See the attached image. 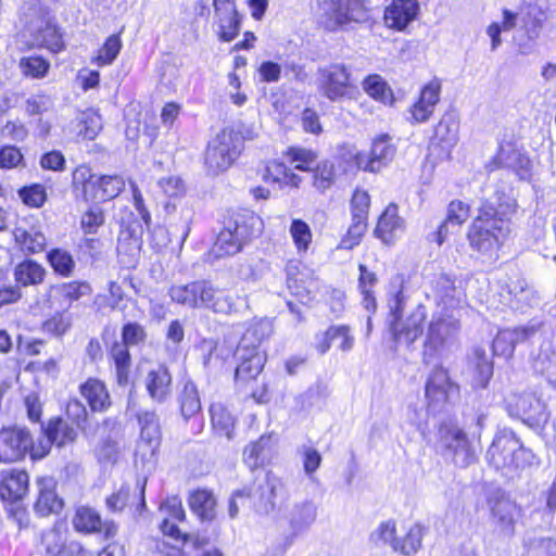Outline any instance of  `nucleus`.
Returning <instances> with one entry per match:
<instances>
[{
    "instance_id": "nucleus-1",
    "label": "nucleus",
    "mask_w": 556,
    "mask_h": 556,
    "mask_svg": "<svg viewBox=\"0 0 556 556\" xmlns=\"http://www.w3.org/2000/svg\"><path fill=\"white\" fill-rule=\"evenodd\" d=\"M516 200L504 191L486 199L480 214L470 226V247L482 254H492L510 231L509 218L516 212Z\"/></svg>"
},
{
    "instance_id": "nucleus-2",
    "label": "nucleus",
    "mask_w": 556,
    "mask_h": 556,
    "mask_svg": "<svg viewBox=\"0 0 556 556\" xmlns=\"http://www.w3.org/2000/svg\"><path fill=\"white\" fill-rule=\"evenodd\" d=\"M485 458L504 476H513L531 466L535 460V455L522 445L514 431L505 428L495 434Z\"/></svg>"
},
{
    "instance_id": "nucleus-3",
    "label": "nucleus",
    "mask_w": 556,
    "mask_h": 556,
    "mask_svg": "<svg viewBox=\"0 0 556 556\" xmlns=\"http://www.w3.org/2000/svg\"><path fill=\"white\" fill-rule=\"evenodd\" d=\"M261 232V220L252 213L238 215L218 233L210 256L218 260L237 254L252 237Z\"/></svg>"
},
{
    "instance_id": "nucleus-4",
    "label": "nucleus",
    "mask_w": 556,
    "mask_h": 556,
    "mask_svg": "<svg viewBox=\"0 0 556 556\" xmlns=\"http://www.w3.org/2000/svg\"><path fill=\"white\" fill-rule=\"evenodd\" d=\"M460 323L453 314H434L428 325L424 342V362L427 364L445 357L456 342Z\"/></svg>"
},
{
    "instance_id": "nucleus-5",
    "label": "nucleus",
    "mask_w": 556,
    "mask_h": 556,
    "mask_svg": "<svg viewBox=\"0 0 556 556\" xmlns=\"http://www.w3.org/2000/svg\"><path fill=\"white\" fill-rule=\"evenodd\" d=\"M404 295L400 290L389 300V308L392 316L390 330L393 340L397 344L410 346L424 333L427 309L424 305H417L409 315L402 319Z\"/></svg>"
},
{
    "instance_id": "nucleus-6",
    "label": "nucleus",
    "mask_w": 556,
    "mask_h": 556,
    "mask_svg": "<svg viewBox=\"0 0 556 556\" xmlns=\"http://www.w3.org/2000/svg\"><path fill=\"white\" fill-rule=\"evenodd\" d=\"M277 479L269 473L258 478L252 485L232 492L228 501V516L230 519L237 518L240 506L251 505L254 509L262 513H269L274 509L275 490Z\"/></svg>"
},
{
    "instance_id": "nucleus-7",
    "label": "nucleus",
    "mask_w": 556,
    "mask_h": 556,
    "mask_svg": "<svg viewBox=\"0 0 556 556\" xmlns=\"http://www.w3.org/2000/svg\"><path fill=\"white\" fill-rule=\"evenodd\" d=\"M242 138L231 131L223 130L208 143L205 155V167L211 175H219L227 170L242 151Z\"/></svg>"
},
{
    "instance_id": "nucleus-8",
    "label": "nucleus",
    "mask_w": 556,
    "mask_h": 556,
    "mask_svg": "<svg viewBox=\"0 0 556 556\" xmlns=\"http://www.w3.org/2000/svg\"><path fill=\"white\" fill-rule=\"evenodd\" d=\"M509 416L520 419L531 428H542L549 414L545 403L535 393H510L505 400Z\"/></svg>"
},
{
    "instance_id": "nucleus-9",
    "label": "nucleus",
    "mask_w": 556,
    "mask_h": 556,
    "mask_svg": "<svg viewBox=\"0 0 556 556\" xmlns=\"http://www.w3.org/2000/svg\"><path fill=\"white\" fill-rule=\"evenodd\" d=\"M36 446L30 431L25 427H5L0 430V463L18 462L26 455L34 460L41 459L35 456Z\"/></svg>"
},
{
    "instance_id": "nucleus-10",
    "label": "nucleus",
    "mask_w": 556,
    "mask_h": 556,
    "mask_svg": "<svg viewBox=\"0 0 556 556\" xmlns=\"http://www.w3.org/2000/svg\"><path fill=\"white\" fill-rule=\"evenodd\" d=\"M367 18L364 0H325L323 3L320 24L328 30H336L351 22H365Z\"/></svg>"
},
{
    "instance_id": "nucleus-11",
    "label": "nucleus",
    "mask_w": 556,
    "mask_h": 556,
    "mask_svg": "<svg viewBox=\"0 0 556 556\" xmlns=\"http://www.w3.org/2000/svg\"><path fill=\"white\" fill-rule=\"evenodd\" d=\"M439 447L445 457L459 467L470 465L475 458L467 434L451 422L439 427Z\"/></svg>"
},
{
    "instance_id": "nucleus-12",
    "label": "nucleus",
    "mask_w": 556,
    "mask_h": 556,
    "mask_svg": "<svg viewBox=\"0 0 556 556\" xmlns=\"http://www.w3.org/2000/svg\"><path fill=\"white\" fill-rule=\"evenodd\" d=\"M318 90L330 101H339L351 98L354 86L351 81V73L346 65L333 63L318 70Z\"/></svg>"
},
{
    "instance_id": "nucleus-13",
    "label": "nucleus",
    "mask_w": 556,
    "mask_h": 556,
    "mask_svg": "<svg viewBox=\"0 0 556 556\" xmlns=\"http://www.w3.org/2000/svg\"><path fill=\"white\" fill-rule=\"evenodd\" d=\"M547 20L546 12L538 5L529 4L520 13L519 27L515 36L520 53L532 52Z\"/></svg>"
},
{
    "instance_id": "nucleus-14",
    "label": "nucleus",
    "mask_w": 556,
    "mask_h": 556,
    "mask_svg": "<svg viewBox=\"0 0 556 556\" xmlns=\"http://www.w3.org/2000/svg\"><path fill=\"white\" fill-rule=\"evenodd\" d=\"M457 394L458 386L451 380L447 370L442 366L434 367L429 374L425 387L428 408L439 412Z\"/></svg>"
},
{
    "instance_id": "nucleus-15",
    "label": "nucleus",
    "mask_w": 556,
    "mask_h": 556,
    "mask_svg": "<svg viewBox=\"0 0 556 556\" xmlns=\"http://www.w3.org/2000/svg\"><path fill=\"white\" fill-rule=\"evenodd\" d=\"M140 425V440L136 447V457L143 463L153 462L162 440L161 426L154 412H140L138 414Z\"/></svg>"
},
{
    "instance_id": "nucleus-16",
    "label": "nucleus",
    "mask_w": 556,
    "mask_h": 556,
    "mask_svg": "<svg viewBox=\"0 0 556 556\" xmlns=\"http://www.w3.org/2000/svg\"><path fill=\"white\" fill-rule=\"evenodd\" d=\"M160 511L163 515V521L160 528L164 535L181 545L190 541L195 547L207 545L208 541L205 538H200L199 535H181L179 528L175 523V521H181L185 518V510L180 500L177 497L167 498L161 504Z\"/></svg>"
},
{
    "instance_id": "nucleus-17",
    "label": "nucleus",
    "mask_w": 556,
    "mask_h": 556,
    "mask_svg": "<svg viewBox=\"0 0 556 556\" xmlns=\"http://www.w3.org/2000/svg\"><path fill=\"white\" fill-rule=\"evenodd\" d=\"M395 154L396 146L393 138L388 134H381L372 139L369 154L356 155V164L365 172L378 173L393 161Z\"/></svg>"
},
{
    "instance_id": "nucleus-18",
    "label": "nucleus",
    "mask_w": 556,
    "mask_h": 556,
    "mask_svg": "<svg viewBox=\"0 0 556 556\" xmlns=\"http://www.w3.org/2000/svg\"><path fill=\"white\" fill-rule=\"evenodd\" d=\"M13 237L16 245L26 254L40 253L47 245L42 226L34 215L17 220L13 229Z\"/></svg>"
},
{
    "instance_id": "nucleus-19",
    "label": "nucleus",
    "mask_w": 556,
    "mask_h": 556,
    "mask_svg": "<svg viewBox=\"0 0 556 556\" xmlns=\"http://www.w3.org/2000/svg\"><path fill=\"white\" fill-rule=\"evenodd\" d=\"M43 433L45 438L37 442L36 457L43 458L53 444L61 447L74 442L77 437V429L62 418H55L49 421L43 429Z\"/></svg>"
},
{
    "instance_id": "nucleus-20",
    "label": "nucleus",
    "mask_w": 556,
    "mask_h": 556,
    "mask_svg": "<svg viewBox=\"0 0 556 556\" xmlns=\"http://www.w3.org/2000/svg\"><path fill=\"white\" fill-rule=\"evenodd\" d=\"M418 13L417 0H392L384 9L383 21L388 28L404 31L417 18Z\"/></svg>"
},
{
    "instance_id": "nucleus-21",
    "label": "nucleus",
    "mask_w": 556,
    "mask_h": 556,
    "mask_svg": "<svg viewBox=\"0 0 556 556\" xmlns=\"http://www.w3.org/2000/svg\"><path fill=\"white\" fill-rule=\"evenodd\" d=\"M147 479L138 481L135 488L122 485L116 492L106 497V508L112 513L122 511L125 507L137 505V511L141 514L146 507L144 490Z\"/></svg>"
},
{
    "instance_id": "nucleus-22",
    "label": "nucleus",
    "mask_w": 556,
    "mask_h": 556,
    "mask_svg": "<svg viewBox=\"0 0 556 556\" xmlns=\"http://www.w3.org/2000/svg\"><path fill=\"white\" fill-rule=\"evenodd\" d=\"M441 83L438 79L430 80L420 91L418 100L410 106V122L425 123L434 112L440 101Z\"/></svg>"
},
{
    "instance_id": "nucleus-23",
    "label": "nucleus",
    "mask_w": 556,
    "mask_h": 556,
    "mask_svg": "<svg viewBox=\"0 0 556 556\" xmlns=\"http://www.w3.org/2000/svg\"><path fill=\"white\" fill-rule=\"evenodd\" d=\"M236 357L240 361L235 372L237 383H248L254 380L263 370L266 362L265 353L260 350L237 348Z\"/></svg>"
},
{
    "instance_id": "nucleus-24",
    "label": "nucleus",
    "mask_w": 556,
    "mask_h": 556,
    "mask_svg": "<svg viewBox=\"0 0 556 556\" xmlns=\"http://www.w3.org/2000/svg\"><path fill=\"white\" fill-rule=\"evenodd\" d=\"M494 162L496 166L514 172L521 180H528L531 177L532 163L530 159L511 144L501 146Z\"/></svg>"
},
{
    "instance_id": "nucleus-25",
    "label": "nucleus",
    "mask_w": 556,
    "mask_h": 556,
    "mask_svg": "<svg viewBox=\"0 0 556 556\" xmlns=\"http://www.w3.org/2000/svg\"><path fill=\"white\" fill-rule=\"evenodd\" d=\"M199 307L208 308L215 313L229 314L233 309V302L212 281L203 279L199 280Z\"/></svg>"
},
{
    "instance_id": "nucleus-26",
    "label": "nucleus",
    "mask_w": 556,
    "mask_h": 556,
    "mask_svg": "<svg viewBox=\"0 0 556 556\" xmlns=\"http://www.w3.org/2000/svg\"><path fill=\"white\" fill-rule=\"evenodd\" d=\"M38 497L34 505L35 511L45 517L59 514L63 507V501L55 492V482L52 478H39L37 480Z\"/></svg>"
},
{
    "instance_id": "nucleus-27",
    "label": "nucleus",
    "mask_w": 556,
    "mask_h": 556,
    "mask_svg": "<svg viewBox=\"0 0 556 556\" xmlns=\"http://www.w3.org/2000/svg\"><path fill=\"white\" fill-rule=\"evenodd\" d=\"M501 296L507 306L516 311H523L535 302L534 291L521 278L510 279Z\"/></svg>"
},
{
    "instance_id": "nucleus-28",
    "label": "nucleus",
    "mask_w": 556,
    "mask_h": 556,
    "mask_svg": "<svg viewBox=\"0 0 556 556\" xmlns=\"http://www.w3.org/2000/svg\"><path fill=\"white\" fill-rule=\"evenodd\" d=\"M146 388L152 400L165 402L172 392V375L168 368L163 364L151 368L146 377Z\"/></svg>"
},
{
    "instance_id": "nucleus-29",
    "label": "nucleus",
    "mask_w": 556,
    "mask_h": 556,
    "mask_svg": "<svg viewBox=\"0 0 556 556\" xmlns=\"http://www.w3.org/2000/svg\"><path fill=\"white\" fill-rule=\"evenodd\" d=\"M28 475L23 470H7L1 475L0 497L7 502H16L23 498L28 490Z\"/></svg>"
},
{
    "instance_id": "nucleus-30",
    "label": "nucleus",
    "mask_w": 556,
    "mask_h": 556,
    "mask_svg": "<svg viewBox=\"0 0 556 556\" xmlns=\"http://www.w3.org/2000/svg\"><path fill=\"white\" fill-rule=\"evenodd\" d=\"M491 513L500 531L505 535H511L518 514L517 505L507 497H496L491 506Z\"/></svg>"
},
{
    "instance_id": "nucleus-31",
    "label": "nucleus",
    "mask_w": 556,
    "mask_h": 556,
    "mask_svg": "<svg viewBox=\"0 0 556 556\" xmlns=\"http://www.w3.org/2000/svg\"><path fill=\"white\" fill-rule=\"evenodd\" d=\"M188 504L191 511L201 520H213L216 517L217 500L212 491L197 489L189 494Z\"/></svg>"
},
{
    "instance_id": "nucleus-32",
    "label": "nucleus",
    "mask_w": 556,
    "mask_h": 556,
    "mask_svg": "<svg viewBox=\"0 0 556 556\" xmlns=\"http://www.w3.org/2000/svg\"><path fill=\"white\" fill-rule=\"evenodd\" d=\"M403 228V219L397 214V206L390 204L380 215L375 233L384 243H391Z\"/></svg>"
},
{
    "instance_id": "nucleus-33",
    "label": "nucleus",
    "mask_w": 556,
    "mask_h": 556,
    "mask_svg": "<svg viewBox=\"0 0 556 556\" xmlns=\"http://www.w3.org/2000/svg\"><path fill=\"white\" fill-rule=\"evenodd\" d=\"M109 358L113 364L117 383L122 387L127 386L131 369L129 348L125 343L114 342L111 345Z\"/></svg>"
},
{
    "instance_id": "nucleus-34",
    "label": "nucleus",
    "mask_w": 556,
    "mask_h": 556,
    "mask_svg": "<svg viewBox=\"0 0 556 556\" xmlns=\"http://www.w3.org/2000/svg\"><path fill=\"white\" fill-rule=\"evenodd\" d=\"M90 201H109L116 198L125 188V180L118 175H101L94 180Z\"/></svg>"
},
{
    "instance_id": "nucleus-35",
    "label": "nucleus",
    "mask_w": 556,
    "mask_h": 556,
    "mask_svg": "<svg viewBox=\"0 0 556 556\" xmlns=\"http://www.w3.org/2000/svg\"><path fill=\"white\" fill-rule=\"evenodd\" d=\"M177 403L185 420L194 417L201 412V400L197 386L186 380L177 393Z\"/></svg>"
},
{
    "instance_id": "nucleus-36",
    "label": "nucleus",
    "mask_w": 556,
    "mask_h": 556,
    "mask_svg": "<svg viewBox=\"0 0 556 556\" xmlns=\"http://www.w3.org/2000/svg\"><path fill=\"white\" fill-rule=\"evenodd\" d=\"M80 393L93 412H102L111 404L104 383L98 379H89L81 384Z\"/></svg>"
},
{
    "instance_id": "nucleus-37",
    "label": "nucleus",
    "mask_w": 556,
    "mask_h": 556,
    "mask_svg": "<svg viewBox=\"0 0 556 556\" xmlns=\"http://www.w3.org/2000/svg\"><path fill=\"white\" fill-rule=\"evenodd\" d=\"M271 332L273 325L268 319L254 320L245 329L238 346H241V350H260L262 342L268 339Z\"/></svg>"
},
{
    "instance_id": "nucleus-38",
    "label": "nucleus",
    "mask_w": 556,
    "mask_h": 556,
    "mask_svg": "<svg viewBox=\"0 0 556 556\" xmlns=\"http://www.w3.org/2000/svg\"><path fill=\"white\" fill-rule=\"evenodd\" d=\"M301 263L298 261H290L286 265L287 286L290 292L299 299L303 304L312 301L313 296L311 290L305 286L303 279L304 275L300 270Z\"/></svg>"
},
{
    "instance_id": "nucleus-39",
    "label": "nucleus",
    "mask_w": 556,
    "mask_h": 556,
    "mask_svg": "<svg viewBox=\"0 0 556 556\" xmlns=\"http://www.w3.org/2000/svg\"><path fill=\"white\" fill-rule=\"evenodd\" d=\"M469 217V206L459 200H454L450 203L447 210V216L444 222L441 223L438 229L437 241L442 244L444 238L450 231V227H458L464 224Z\"/></svg>"
},
{
    "instance_id": "nucleus-40",
    "label": "nucleus",
    "mask_w": 556,
    "mask_h": 556,
    "mask_svg": "<svg viewBox=\"0 0 556 556\" xmlns=\"http://www.w3.org/2000/svg\"><path fill=\"white\" fill-rule=\"evenodd\" d=\"M266 182L277 184L279 188H299L302 178L289 169L285 164L273 162L263 174Z\"/></svg>"
},
{
    "instance_id": "nucleus-41",
    "label": "nucleus",
    "mask_w": 556,
    "mask_h": 556,
    "mask_svg": "<svg viewBox=\"0 0 556 556\" xmlns=\"http://www.w3.org/2000/svg\"><path fill=\"white\" fill-rule=\"evenodd\" d=\"M46 273L43 266L36 261L25 260L15 266L14 279L23 287L37 286L43 282Z\"/></svg>"
},
{
    "instance_id": "nucleus-42",
    "label": "nucleus",
    "mask_w": 556,
    "mask_h": 556,
    "mask_svg": "<svg viewBox=\"0 0 556 556\" xmlns=\"http://www.w3.org/2000/svg\"><path fill=\"white\" fill-rule=\"evenodd\" d=\"M97 176L98 175L91 173L88 166H77L72 174V188L75 195L77 198L80 197L86 202L90 201Z\"/></svg>"
},
{
    "instance_id": "nucleus-43",
    "label": "nucleus",
    "mask_w": 556,
    "mask_h": 556,
    "mask_svg": "<svg viewBox=\"0 0 556 556\" xmlns=\"http://www.w3.org/2000/svg\"><path fill=\"white\" fill-rule=\"evenodd\" d=\"M331 342H338V348L342 352H349L354 346V337L351 334L350 327L345 325L331 326L325 332V342L318 346L321 354H325Z\"/></svg>"
},
{
    "instance_id": "nucleus-44",
    "label": "nucleus",
    "mask_w": 556,
    "mask_h": 556,
    "mask_svg": "<svg viewBox=\"0 0 556 556\" xmlns=\"http://www.w3.org/2000/svg\"><path fill=\"white\" fill-rule=\"evenodd\" d=\"M425 529L419 523L413 525L403 538H399L394 552L403 556H414L421 548Z\"/></svg>"
},
{
    "instance_id": "nucleus-45",
    "label": "nucleus",
    "mask_w": 556,
    "mask_h": 556,
    "mask_svg": "<svg viewBox=\"0 0 556 556\" xmlns=\"http://www.w3.org/2000/svg\"><path fill=\"white\" fill-rule=\"evenodd\" d=\"M35 45L45 47L51 52L58 53L64 49V41L60 29L50 22H46L34 35Z\"/></svg>"
},
{
    "instance_id": "nucleus-46",
    "label": "nucleus",
    "mask_w": 556,
    "mask_h": 556,
    "mask_svg": "<svg viewBox=\"0 0 556 556\" xmlns=\"http://www.w3.org/2000/svg\"><path fill=\"white\" fill-rule=\"evenodd\" d=\"M102 519L99 513L88 506H80L76 509L73 518V526L78 532L96 533L101 530Z\"/></svg>"
},
{
    "instance_id": "nucleus-47",
    "label": "nucleus",
    "mask_w": 556,
    "mask_h": 556,
    "mask_svg": "<svg viewBox=\"0 0 556 556\" xmlns=\"http://www.w3.org/2000/svg\"><path fill=\"white\" fill-rule=\"evenodd\" d=\"M316 515V505L309 500H304L293 505L289 519L294 529H302L311 526L315 521Z\"/></svg>"
},
{
    "instance_id": "nucleus-48",
    "label": "nucleus",
    "mask_w": 556,
    "mask_h": 556,
    "mask_svg": "<svg viewBox=\"0 0 556 556\" xmlns=\"http://www.w3.org/2000/svg\"><path fill=\"white\" fill-rule=\"evenodd\" d=\"M169 296L178 304L190 308H199V280L187 285L173 286Z\"/></svg>"
},
{
    "instance_id": "nucleus-49",
    "label": "nucleus",
    "mask_w": 556,
    "mask_h": 556,
    "mask_svg": "<svg viewBox=\"0 0 556 556\" xmlns=\"http://www.w3.org/2000/svg\"><path fill=\"white\" fill-rule=\"evenodd\" d=\"M362 85L364 91L375 100L384 104L393 102L392 91L381 76L377 74L369 75L363 80Z\"/></svg>"
},
{
    "instance_id": "nucleus-50",
    "label": "nucleus",
    "mask_w": 556,
    "mask_h": 556,
    "mask_svg": "<svg viewBox=\"0 0 556 556\" xmlns=\"http://www.w3.org/2000/svg\"><path fill=\"white\" fill-rule=\"evenodd\" d=\"M211 418L213 428L216 433L224 435L227 439L232 438L235 418L224 406L220 404L212 405Z\"/></svg>"
},
{
    "instance_id": "nucleus-51",
    "label": "nucleus",
    "mask_w": 556,
    "mask_h": 556,
    "mask_svg": "<svg viewBox=\"0 0 556 556\" xmlns=\"http://www.w3.org/2000/svg\"><path fill=\"white\" fill-rule=\"evenodd\" d=\"M289 232L298 253H306L313 240V233L308 224L302 219L295 218L291 222Z\"/></svg>"
},
{
    "instance_id": "nucleus-52",
    "label": "nucleus",
    "mask_w": 556,
    "mask_h": 556,
    "mask_svg": "<svg viewBox=\"0 0 556 556\" xmlns=\"http://www.w3.org/2000/svg\"><path fill=\"white\" fill-rule=\"evenodd\" d=\"M18 66L24 76L38 79L47 75L50 63L42 56L27 55L20 60Z\"/></svg>"
},
{
    "instance_id": "nucleus-53",
    "label": "nucleus",
    "mask_w": 556,
    "mask_h": 556,
    "mask_svg": "<svg viewBox=\"0 0 556 556\" xmlns=\"http://www.w3.org/2000/svg\"><path fill=\"white\" fill-rule=\"evenodd\" d=\"M458 124L452 115H445L441 118L434 129V137L445 147H453L458 139Z\"/></svg>"
},
{
    "instance_id": "nucleus-54",
    "label": "nucleus",
    "mask_w": 556,
    "mask_h": 556,
    "mask_svg": "<svg viewBox=\"0 0 556 556\" xmlns=\"http://www.w3.org/2000/svg\"><path fill=\"white\" fill-rule=\"evenodd\" d=\"M290 163L294 164V167L302 172L313 170L317 163V154L313 150L291 147L287 152Z\"/></svg>"
},
{
    "instance_id": "nucleus-55",
    "label": "nucleus",
    "mask_w": 556,
    "mask_h": 556,
    "mask_svg": "<svg viewBox=\"0 0 556 556\" xmlns=\"http://www.w3.org/2000/svg\"><path fill=\"white\" fill-rule=\"evenodd\" d=\"M47 258L53 270L61 276L68 277L75 268L73 256L65 250L52 249Z\"/></svg>"
},
{
    "instance_id": "nucleus-56",
    "label": "nucleus",
    "mask_w": 556,
    "mask_h": 556,
    "mask_svg": "<svg viewBox=\"0 0 556 556\" xmlns=\"http://www.w3.org/2000/svg\"><path fill=\"white\" fill-rule=\"evenodd\" d=\"M122 49V40L118 34L106 38L103 46L99 49L94 61L99 66L110 65L117 58Z\"/></svg>"
},
{
    "instance_id": "nucleus-57",
    "label": "nucleus",
    "mask_w": 556,
    "mask_h": 556,
    "mask_svg": "<svg viewBox=\"0 0 556 556\" xmlns=\"http://www.w3.org/2000/svg\"><path fill=\"white\" fill-rule=\"evenodd\" d=\"M475 355L477 357V363L475 366V378L472 383L476 388H485L493 375V364L486 357L483 350L477 349L475 351Z\"/></svg>"
},
{
    "instance_id": "nucleus-58",
    "label": "nucleus",
    "mask_w": 556,
    "mask_h": 556,
    "mask_svg": "<svg viewBox=\"0 0 556 556\" xmlns=\"http://www.w3.org/2000/svg\"><path fill=\"white\" fill-rule=\"evenodd\" d=\"M397 539L396 523L392 519L381 522L370 534L376 545H389L393 551Z\"/></svg>"
},
{
    "instance_id": "nucleus-59",
    "label": "nucleus",
    "mask_w": 556,
    "mask_h": 556,
    "mask_svg": "<svg viewBox=\"0 0 556 556\" xmlns=\"http://www.w3.org/2000/svg\"><path fill=\"white\" fill-rule=\"evenodd\" d=\"M216 17L219 25V38L226 42L233 40L240 29V20L237 10L226 14H216Z\"/></svg>"
},
{
    "instance_id": "nucleus-60",
    "label": "nucleus",
    "mask_w": 556,
    "mask_h": 556,
    "mask_svg": "<svg viewBox=\"0 0 556 556\" xmlns=\"http://www.w3.org/2000/svg\"><path fill=\"white\" fill-rule=\"evenodd\" d=\"M102 128L101 116L94 111L81 114L78 123V134L84 139L93 140Z\"/></svg>"
},
{
    "instance_id": "nucleus-61",
    "label": "nucleus",
    "mask_w": 556,
    "mask_h": 556,
    "mask_svg": "<svg viewBox=\"0 0 556 556\" xmlns=\"http://www.w3.org/2000/svg\"><path fill=\"white\" fill-rule=\"evenodd\" d=\"M139 247L140 235L138 231V226L134 224L123 226L117 238V251L132 253L139 250Z\"/></svg>"
},
{
    "instance_id": "nucleus-62",
    "label": "nucleus",
    "mask_w": 556,
    "mask_h": 556,
    "mask_svg": "<svg viewBox=\"0 0 556 556\" xmlns=\"http://www.w3.org/2000/svg\"><path fill=\"white\" fill-rule=\"evenodd\" d=\"M55 292L70 305L90 292V286L86 282L71 281L59 285Z\"/></svg>"
},
{
    "instance_id": "nucleus-63",
    "label": "nucleus",
    "mask_w": 556,
    "mask_h": 556,
    "mask_svg": "<svg viewBox=\"0 0 556 556\" xmlns=\"http://www.w3.org/2000/svg\"><path fill=\"white\" fill-rule=\"evenodd\" d=\"M314 186L320 191L331 187L334 181V165L329 161L316 163L314 167Z\"/></svg>"
},
{
    "instance_id": "nucleus-64",
    "label": "nucleus",
    "mask_w": 556,
    "mask_h": 556,
    "mask_svg": "<svg viewBox=\"0 0 556 556\" xmlns=\"http://www.w3.org/2000/svg\"><path fill=\"white\" fill-rule=\"evenodd\" d=\"M18 194L22 201L31 207H41L47 200L46 188L40 184L23 187Z\"/></svg>"
}]
</instances>
